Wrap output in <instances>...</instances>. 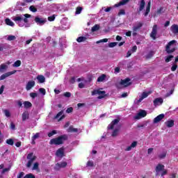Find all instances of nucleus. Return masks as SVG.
<instances>
[{"mask_svg":"<svg viewBox=\"0 0 178 178\" xmlns=\"http://www.w3.org/2000/svg\"><path fill=\"white\" fill-rule=\"evenodd\" d=\"M24 16V18L22 15L16 16L13 18L14 22L18 24L19 27H24V23H29V19L31 17V15L30 14H25Z\"/></svg>","mask_w":178,"mask_h":178,"instance_id":"obj_1","label":"nucleus"},{"mask_svg":"<svg viewBox=\"0 0 178 178\" xmlns=\"http://www.w3.org/2000/svg\"><path fill=\"white\" fill-rule=\"evenodd\" d=\"M67 140V135H61L57 138L51 139L50 145H62Z\"/></svg>","mask_w":178,"mask_h":178,"instance_id":"obj_2","label":"nucleus"},{"mask_svg":"<svg viewBox=\"0 0 178 178\" xmlns=\"http://www.w3.org/2000/svg\"><path fill=\"white\" fill-rule=\"evenodd\" d=\"M26 159H28V163H26V168H31V165L35 159H37V156L34 155L33 152H31L28 154L26 156Z\"/></svg>","mask_w":178,"mask_h":178,"instance_id":"obj_3","label":"nucleus"},{"mask_svg":"<svg viewBox=\"0 0 178 178\" xmlns=\"http://www.w3.org/2000/svg\"><path fill=\"white\" fill-rule=\"evenodd\" d=\"M175 44H176V40H171L168 43V44L165 46V51L167 52V54H173V52L176 51V47H172L170 49V47H172Z\"/></svg>","mask_w":178,"mask_h":178,"instance_id":"obj_4","label":"nucleus"},{"mask_svg":"<svg viewBox=\"0 0 178 178\" xmlns=\"http://www.w3.org/2000/svg\"><path fill=\"white\" fill-rule=\"evenodd\" d=\"M99 95L97 97L98 99H102L104 97H106V92L105 90H94L92 91V95Z\"/></svg>","mask_w":178,"mask_h":178,"instance_id":"obj_5","label":"nucleus"},{"mask_svg":"<svg viewBox=\"0 0 178 178\" xmlns=\"http://www.w3.org/2000/svg\"><path fill=\"white\" fill-rule=\"evenodd\" d=\"M158 33V25L154 24L152 27V31L150 33V37L152 40H156V34Z\"/></svg>","mask_w":178,"mask_h":178,"instance_id":"obj_6","label":"nucleus"},{"mask_svg":"<svg viewBox=\"0 0 178 178\" xmlns=\"http://www.w3.org/2000/svg\"><path fill=\"white\" fill-rule=\"evenodd\" d=\"M131 80V79H130V78L121 79L120 84V86H123L124 87H129V86H131V82H130Z\"/></svg>","mask_w":178,"mask_h":178,"instance_id":"obj_7","label":"nucleus"},{"mask_svg":"<svg viewBox=\"0 0 178 178\" xmlns=\"http://www.w3.org/2000/svg\"><path fill=\"white\" fill-rule=\"evenodd\" d=\"M145 116H147V111L145 110H141L140 112L134 116V119L138 120L139 119H141V118H145Z\"/></svg>","mask_w":178,"mask_h":178,"instance_id":"obj_8","label":"nucleus"},{"mask_svg":"<svg viewBox=\"0 0 178 178\" xmlns=\"http://www.w3.org/2000/svg\"><path fill=\"white\" fill-rule=\"evenodd\" d=\"M35 23H37V24H40V26H43V24H45V23H47V19L40 18V17H35Z\"/></svg>","mask_w":178,"mask_h":178,"instance_id":"obj_9","label":"nucleus"},{"mask_svg":"<svg viewBox=\"0 0 178 178\" xmlns=\"http://www.w3.org/2000/svg\"><path fill=\"white\" fill-rule=\"evenodd\" d=\"M56 156H58V158H63L65 156V148L60 147L56 152Z\"/></svg>","mask_w":178,"mask_h":178,"instance_id":"obj_10","label":"nucleus"},{"mask_svg":"<svg viewBox=\"0 0 178 178\" xmlns=\"http://www.w3.org/2000/svg\"><path fill=\"white\" fill-rule=\"evenodd\" d=\"M16 72H17V70H13V71L8 72H6V73L2 74L0 76V81L1 80H5V79H6V77H9V76H12V74H15V73H16Z\"/></svg>","mask_w":178,"mask_h":178,"instance_id":"obj_11","label":"nucleus"},{"mask_svg":"<svg viewBox=\"0 0 178 178\" xmlns=\"http://www.w3.org/2000/svg\"><path fill=\"white\" fill-rule=\"evenodd\" d=\"M35 86V81H28L26 85V91H30V90H31V88H33Z\"/></svg>","mask_w":178,"mask_h":178,"instance_id":"obj_12","label":"nucleus"},{"mask_svg":"<svg viewBox=\"0 0 178 178\" xmlns=\"http://www.w3.org/2000/svg\"><path fill=\"white\" fill-rule=\"evenodd\" d=\"M67 166V162L63 161L61 163H57L56 164V169L59 170V169L66 168Z\"/></svg>","mask_w":178,"mask_h":178,"instance_id":"obj_13","label":"nucleus"},{"mask_svg":"<svg viewBox=\"0 0 178 178\" xmlns=\"http://www.w3.org/2000/svg\"><path fill=\"white\" fill-rule=\"evenodd\" d=\"M120 122V119H115L111 122V123L108 126V129L109 130H113V129L115 127V125L118 124Z\"/></svg>","mask_w":178,"mask_h":178,"instance_id":"obj_14","label":"nucleus"},{"mask_svg":"<svg viewBox=\"0 0 178 178\" xmlns=\"http://www.w3.org/2000/svg\"><path fill=\"white\" fill-rule=\"evenodd\" d=\"M165 169V165L159 163L155 168L156 170V176H158V175H159L160 172H162L163 170Z\"/></svg>","mask_w":178,"mask_h":178,"instance_id":"obj_15","label":"nucleus"},{"mask_svg":"<svg viewBox=\"0 0 178 178\" xmlns=\"http://www.w3.org/2000/svg\"><path fill=\"white\" fill-rule=\"evenodd\" d=\"M165 118V114L162 113L159 115H157L154 119V123H159L162 119Z\"/></svg>","mask_w":178,"mask_h":178,"instance_id":"obj_16","label":"nucleus"},{"mask_svg":"<svg viewBox=\"0 0 178 178\" xmlns=\"http://www.w3.org/2000/svg\"><path fill=\"white\" fill-rule=\"evenodd\" d=\"M130 2V0H122L118 3L115 4V8H119V6H123V5H127Z\"/></svg>","mask_w":178,"mask_h":178,"instance_id":"obj_17","label":"nucleus"},{"mask_svg":"<svg viewBox=\"0 0 178 178\" xmlns=\"http://www.w3.org/2000/svg\"><path fill=\"white\" fill-rule=\"evenodd\" d=\"M144 8H145V1L141 0L140 3L139 9L138 10V13H140L144 10Z\"/></svg>","mask_w":178,"mask_h":178,"instance_id":"obj_18","label":"nucleus"},{"mask_svg":"<svg viewBox=\"0 0 178 178\" xmlns=\"http://www.w3.org/2000/svg\"><path fill=\"white\" fill-rule=\"evenodd\" d=\"M170 30L173 34H177L178 33V25L177 24H172L170 27Z\"/></svg>","mask_w":178,"mask_h":178,"instance_id":"obj_19","label":"nucleus"},{"mask_svg":"<svg viewBox=\"0 0 178 178\" xmlns=\"http://www.w3.org/2000/svg\"><path fill=\"white\" fill-rule=\"evenodd\" d=\"M36 79L40 84L42 83H45V76H44V75H38L36 76Z\"/></svg>","mask_w":178,"mask_h":178,"instance_id":"obj_20","label":"nucleus"},{"mask_svg":"<svg viewBox=\"0 0 178 178\" xmlns=\"http://www.w3.org/2000/svg\"><path fill=\"white\" fill-rule=\"evenodd\" d=\"M137 147V141H134L130 146H128L125 151H131V148H136Z\"/></svg>","mask_w":178,"mask_h":178,"instance_id":"obj_21","label":"nucleus"},{"mask_svg":"<svg viewBox=\"0 0 178 178\" xmlns=\"http://www.w3.org/2000/svg\"><path fill=\"white\" fill-rule=\"evenodd\" d=\"M165 126L168 127H173L175 126V120H170L165 122Z\"/></svg>","mask_w":178,"mask_h":178,"instance_id":"obj_22","label":"nucleus"},{"mask_svg":"<svg viewBox=\"0 0 178 178\" xmlns=\"http://www.w3.org/2000/svg\"><path fill=\"white\" fill-rule=\"evenodd\" d=\"M30 116V114L29 113V111H24L22 113V122H25V120H27Z\"/></svg>","mask_w":178,"mask_h":178,"instance_id":"obj_23","label":"nucleus"},{"mask_svg":"<svg viewBox=\"0 0 178 178\" xmlns=\"http://www.w3.org/2000/svg\"><path fill=\"white\" fill-rule=\"evenodd\" d=\"M153 102H154V106H156L158 105V104H163V99L156 98Z\"/></svg>","mask_w":178,"mask_h":178,"instance_id":"obj_24","label":"nucleus"},{"mask_svg":"<svg viewBox=\"0 0 178 178\" xmlns=\"http://www.w3.org/2000/svg\"><path fill=\"white\" fill-rule=\"evenodd\" d=\"M150 11H151V1H149L147 3V6L146 7V11L145 13V17L148 16V14L149 13Z\"/></svg>","mask_w":178,"mask_h":178,"instance_id":"obj_25","label":"nucleus"},{"mask_svg":"<svg viewBox=\"0 0 178 178\" xmlns=\"http://www.w3.org/2000/svg\"><path fill=\"white\" fill-rule=\"evenodd\" d=\"M143 27V23L139 22L137 26H135L133 27V31L137 32L138 30H140Z\"/></svg>","mask_w":178,"mask_h":178,"instance_id":"obj_26","label":"nucleus"},{"mask_svg":"<svg viewBox=\"0 0 178 178\" xmlns=\"http://www.w3.org/2000/svg\"><path fill=\"white\" fill-rule=\"evenodd\" d=\"M149 94H151V92H143L142 93L141 98L139 99V102H141V101H143V99H144L145 98H147V97H148Z\"/></svg>","mask_w":178,"mask_h":178,"instance_id":"obj_27","label":"nucleus"},{"mask_svg":"<svg viewBox=\"0 0 178 178\" xmlns=\"http://www.w3.org/2000/svg\"><path fill=\"white\" fill-rule=\"evenodd\" d=\"M77 131H79V129L77 128H74L73 126H70L67 129L68 133H77Z\"/></svg>","mask_w":178,"mask_h":178,"instance_id":"obj_28","label":"nucleus"},{"mask_svg":"<svg viewBox=\"0 0 178 178\" xmlns=\"http://www.w3.org/2000/svg\"><path fill=\"white\" fill-rule=\"evenodd\" d=\"M105 79H106V75L105 74H103L97 78V82L102 83V81H105Z\"/></svg>","mask_w":178,"mask_h":178,"instance_id":"obj_29","label":"nucleus"},{"mask_svg":"<svg viewBox=\"0 0 178 178\" xmlns=\"http://www.w3.org/2000/svg\"><path fill=\"white\" fill-rule=\"evenodd\" d=\"M6 22V24H7V26H10L11 27H13V26H15V23L13 22H12V20H10V19L9 18H6L5 19Z\"/></svg>","mask_w":178,"mask_h":178,"instance_id":"obj_30","label":"nucleus"},{"mask_svg":"<svg viewBox=\"0 0 178 178\" xmlns=\"http://www.w3.org/2000/svg\"><path fill=\"white\" fill-rule=\"evenodd\" d=\"M6 69H8V65H6V64H1L0 65L1 73H3L5 72V70H6Z\"/></svg>","mask_w":178,"mask_h":178,"instance_id":"obj_31","label":"nucleus"},{"mask_svg":"<svg viewBox=\"0 0 178 178\" xmlns=\"http://www.w3.org/2000/svg\"><path fill=\"white\" fill-rule=\"evenodd\" d=\"M86 40H87V38L84 36H80L76 39L77 42H84V41H86Z\"/></svg>","mask_w":178,"mask_h":178,"instance_id":"obj_32","label":"nucleus"},{"mask_svg":"<svg viewBox=\"0 0 178 178\" xmlns=\"http://www.w3.org/2000/svg\"><path fill=\"white\" fill-rule=\"evenodd\" d=\"M24 106L27 109L29 108H31V106H33V104H31V102L26 101L24 102Z\"/></svg>","mask_w":178,"mask_h":178,"instance_id":"obj_33","label":"nucleus"},{"mask_svg":"<svg viewBox=\"0 0 178 178\" xmlns=\"http://www.w3.org/2000/svg\"><path fill=\"white\" fill-rule=\"evenodd\" d=\"M99 29H100L99 25L95 24L94 26L92 27L91 31L92 33H95V31H98Z\"/></svg>","mask_w":178,"mask_h":178,"instance_id":"obj_34","label":"nucleus"},{"mask_svg":"<svg viewBox=\"0 0 178 178\" xmlns=\"http://www.w3.org/2000/svg\"><path fill=\"white\" fill-rule=\"evenodd\" d=\"M22 65V61L18 60H16L14 64L13 65V66L14 67H19L20 65Z\"/></svg>","mask_w":178,"mask_h":178,"instance_id":"obj_35","label":"nucleus"},{"mask_svg":"<svg viewBox=\"0 0 178 178\" xmlns=\"http://www.w3.org/2000/svg\"><path fill=\"white\" fill-rule=\"evenodd\" d=\"M82 10H83V7H80V6L77 7L76 8L75 15H80Z\"/></svg>","mask_w":178,"mask_h":178,"instance_id":"obj_36","label":"nucleus"},{"mask_svg":"<svg viewBox=\"0 0 178 178\" xmlns=\"http://www.w3.org/2000/svg\"><path fill=\"white\" fill-rule=\"evenodd\" d=\"M6 144L8 145H13L15 144V141L12 138H9L6 140Z\"/></svg>","mask_w":178,"mask_h":178,"instance_id":"obj_37","label":"nucleus"},{"mask_svg":"<svg viewBox=\"0 0 178 178\" xmlns=\"http://www.w3.org/2000/svg\"><path fill=\"white\" fill-rule=\"evenodd\" d=\"M175 57L173 56H172V55H170V56H167L166 58H165V63H169V62H170V60H172V59H173Z\"/></svg>","mask_w":178,"mask_h":178,"instance_id":"obj_38","label":"nucleus"},{"mask_svg":"<svg viewBox=\"0 0 178 178\" xmlns=\"http://www.w3.org/2000/svg\"><path fill=\"white\" fill-rule=\"evenodd\" d=\"M154 51H151L149 52V54H147L146 55V59H151V58H152V56H154Z\"/></svg>","mask_w":178,"mask_h":178,"instance_id":"obj_39","label":"nucleus"},{"mask_svg":"<svg viewBox=\"0 0 178 178\" xmlns=\"http://www.w3.org/2000/svg\"><path fill=\"white\" fill-rule=\"evenodd\" d=\"M3 113L6 118H10V111L9 110H3Z\"/></svg>","mask_w":178,"mask_h":178,"instance_id":"obj_40","label":"nucleus"},{"mask_svg":"<svg viewBox=\"0 0 178 178\" xmlns=\"http://www.w3.org/2000/svg\"><path fill=\"white\" fill-rule=\"evenodd\" d=\"M159 159H165L166 158V152H163L162 154L159 155Z\"/></svg>","mask_w":178,"mask_h":178,"instance_id":"obj_41","label":"nucleus"},{"mask_svg":"<svg viewBox=\"0 0 178 178\" xmlns=\"http://www.w3.org/2000/svg\"><path fill=\"white\" fill-rule=\"evenodd\" d=\"M7 40L8 41H15V40H16V36L10 35L7 38Z\"/></svg>","mask_w":178,"mask_h":178,"instance_id":"obj_42","label":"nucleus"},{"mask_svg":"<svg viewBox=\"0 0 178 178\" xmlns=\"http://www.w3.org/2000/svg\"><path fill=\"white\" fill-rule=\"evenodd\" d=\"M118 45V42H113L108 44V47L109 48H114V47H116Z\"/></svg>","mask_w":178,"mask_h":178,"instance_id":"obj_43","label":"nucleus"},{"mask_svg":"<svg viewBox=\"0 0 178 178\" xmlns=\"http://www.w3.org/2000/svg\"><path fill=\"white\" fill-rule=\"evenodd\" d=\"M39 92H40V94H42V95H45V94H47V91L44 88H39Z\"/></svg>","mask_w":178,"mask_h":178,"instance_id":"obj_44","label":"nucleus"},{"mask_svg":"<svg viewBox=\"0 0 178 178\" xmlns=\"http://www.w3.org/2000/svg\"><path fill=\"white\" fill-rule=\"evenodd\" d=\"M29 10H31V12H33V13H35V12H37V8H35L34 6H31L29 7Z\"/></svg>","mask_w":178,"mask_h":178,"instance_id":"obj_45","label":"nucleus"},{"mask_svg":"<svg viewBox=\"0 0 178 178\" xmlns=\"http://www.w3.org/2000/svg\"><path fill=\"white\" fill-rule=\"evenodd\" d=\"M38 94L37 92H31L30 93V97L32 99H35L36 97H38Z\"/></svg>","mask_w":178,"mask_h":178,"instance_id":"obj_46","label":"nucleus"},{"mask_svg":"<svg viewBox=\"0 0 178 178\" xmlns=\"http://www.w3.org/2000/svg\"><path fill=\"white\" fill-rule=\"evenodd\" d=\"M63 97H65V98H70V97H72V93H70V92H65L63 94Z\"/></svg>","mask_w":178,"mask_h":178,"instance_id":"obj_47","label":"nucleus"},{"mask_svg":"<svg viewBox=\"0 0 178 178\" xmlns=\"http://www.w3.org/2000/svg\"><path fill=\"white\" fill-rule=\"evenodd\" d=\"M56 17V15H51L50 17H48L47 19H48L49 22H54L55 20Z\"/></svg>","mask_w":178,"mask_h":178,"instance_id":"obj_48","label":"nucleus"},{"mask_svg":"<svg viewBox=\"0 0 178 178\" xmlns=\"http://www.w3.org/2000/svg\"><path fill=\"white\" fill-rule=\"evenodd\" d=\"M24 178H35V176L33 175L32 173H29L28 175H26Z\"/></svg>","mask_w":178,"mask_h":178,"instance_id":"obj_49","label":"nucleus"},{"mask_svg":"<svg viewBox=\"0 0 178 178\" xmlns=\"http://www.w3.org/2000/svg\"><path fill=\"white\" fill-rule=\"evenodd\" d=\"M168 175V170H165V169L164 168V170H163L161 171V177H163V176H165V175Z\"/></svg>","mask_w":178,"mask_h":178,"instance_id":"obj_50","label":"nucleus"},{"mask_svg":"<svg viewBox=\"0 0 178 178\" xmlns=\"http://www.w3.org/2000/svg\"><path fill=\"white\" fill-rule=\"evenodd\" d=\"M39 163H35L34 164H33V170H37L38 169V166H39Z\"/></svg>","mask_w":178,"mask_h":178,"instance_id":"obj_51","label":"nucleus"},{"mask_svg":"<svg viewBox=\"0 0 178 178\" xmlns=\"http://www.w3.org/2000/svg\"><path fill=\"white\" fill-rule=\"evenodd\" d=\"M119 131V129H115L112 133V137H116L118 136V133Z\"/></svg>","mask_w":178,"mask_h":178,"instance_id":"obj_52","label":"nucleus"},{"mask_svg":"<svg viewBox=\"0 0 178 178\" xmlns=\"http://www.w3.org/2000/svg\"><path fill=\"white\" fill-rule=\"evenodd\" d=\"M54 134H56V131L53 130L48 134V137H52V136H54Z\"/></svg>","mask_w":178,"mask_h":178,"instance_id":"obj_53","label":"nucleus"},{"mask_svg":"<svg viewBox=\"0 0 178 178\" xmlns=\"http://www.w3.org/2000/svg\"><path fill=\"white\" fill-rule=\"evenodd\" d=\"M40 138V133H36L33 136H32V140H37Z\"/></svg>","mask_w":178,"mask_h":178,"instance_id":"obj_54","label":"nucleus"},{"mask_svg":"<svg viewBox=\"0 0 178 178\" xmlns=\"http://www.w3.org/2000/svg\"><path fill=\"white\" fill-rule=\"evenodd\" d=\"M122 15H126V11H124V9L120 10V12L118 13V16H122Z\"/></svg>","mask_w":178,"mask_h":178,"instance_id":"obj_55","label":"nucleus"},{"mask_svg":"<svg viewBox=\"0 0 178 178\" xmlns=\"http://www.w3.org/2000/svg\"><path fill=\"white\" fill-rule=\"evenodd\" d=\"M107 41H108V38H104L97 41L96 44H101V42H106Z\"/></svg>","mask_w":178,"mask_h":178,"instance_id":"obj_56","label":"nucleus"},{"mask_svg":"<svg viewBox=\"0 0 178 178\" xmlns=\"http://www.w3.org/2000/svg\"><path fill=\"white\" fill-rule=\"evenodd\" d=\"M10 127L11 130H16V125L13 122L10 123Z\"/></svg>","mask_w":178,"mask_h":178,"instance_id":"obj_57","label":"nucleus"},{"mask_svg":"<svg viewBox=\"0 0 178 178\" xmlns=\"http://www.w3.org/2000/svg\"><path fill=\"white\" fill-rule=\"evenodd\" d=\"M70 83H71V84H74V83H76V78L74 76L71 77Z\"/></svg>","mask_w":178,"mask_h":178,"instance_id":"obj_58","label":"nucleus"},{"mask_svg":"<svg viewBox=\"0 0 178 178\" xmlns=\"http://www.w3.org/2000/svg\"><path fill=\"white\" fill-rule=\"evenodd\" d=\"M62 115H63V111L58 112V114L55 116V119H58V118H59V116H62Z\"/></svg>","mask_w":178,"mask_h":178,"instance_id":"obj_59","label":"nucleus"},{"mask_svg":"<svg viewBox=\"0 0 178 178\" xmlns=\"http://www.w3.org/2000/svg\"><path fill=\"white\" fill-rule=\"evenodd\" d=\"M177 69V65L175 64L171 67V71L172 72H176V70Z\"/></svg>","mask_w":178,"mask_h":178,"instance_id":"obj_60","label":"nucleus"},{"mask_svg":"<svg viewBox=\"0 0 178 178\" xmlns=\"http://www.w3.org/2000/svg\"><path fill=\"white\" fill-rule=\"evenodd\" d=\"M72 112H73V107H70V108H67V110H66L67 113H72Z\"/></svg>","mask_w":178,"mask_h":178,"instance_id":"obj_61","label":"nucleus"},{"mask_svg":"<svg viewBox=\"0 0 178 178\" xmlns=\"http://www.w3.org/2000/svg\"><path fill=\"white\" fill-rule=\"evenodd\" d=\"M1 48H3V49H6L9 48V45L8 44H2Z\"/></svg>","mask_w":178,"mask_h":178,"instance_id":"obj_62","label":"nucleus"},{"mask_svg":"<svg viewBox=\"0 0 178 178\" xmlns=\"http://www.w3.org/2000/svg\"><path fill=\"white\" fill-rule=\"evenodd\" d=\"M23 176H24V172H19V174L17 175V178H22V177H23Z\"/></svg>","mask_w":178,"mask_h":178,"instance_id":"obj_63","label":"nucleus"},{"mask_svg":"<svg viewBox=\"0 0 178 178\" xmlns=\"http://www.w3.org/2000/svg\"><path fill=\"white\" fill-rule=\"evenodd\" d=\"M170 178H178L177 174V173L172 174Z\"/></svg>","mask_w":178,"mask_h":178,"instance_id":"obj_64","label":"nucleus"}]
</instances>
